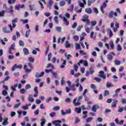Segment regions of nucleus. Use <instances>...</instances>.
<instances>
[{"label":"nucleus","instance_id":"nucleus-1","mask_svg":"<svg viewBox=\"0 0 126 126\" xmlns=\"http://www.w3.org/2000/svg\"><path fill=\"white\" fill-rule=\"evenodd\" d=\"M18 21V19H17V18H16L12 21V26H11V25H8V26L10 28V30L11 31H12V30H13V29H14V28L16 27V23H17Z\"/></svg>","mask_w":126,"mask_h":126},{"label":"nucleus","instance_id":"nucleus-2","mask_svg":"<svg viewBox=\"0 0 126 126\" xmlns=\"http://www.w3.org/2000/svg\"><path fill=\"white\" fill-rule=\"evenodd\" d=\"M3 9H5V10H4L5 12H13V11L12 10V7H10V8H8L6 3H4L3 4Z\"/></svg>","mask_w":126,"mask_h":126},{"label":"nucleus","instance_id":"nucleus-3","mask_svg":"<svg viewBox=\"0 0 126 126\" xmlns=\"http://www.w3.org/2000/svg\"><path fill=\"white\" fill-rule=\"evenodd\" d=\"M99 74L98 75L99 77H101L103 79H106V74H105V72L103 70H101L99 72Z\"/></svg>","mask_w":126,"mask_h":126},{"label":"nucleus","instance_id":"nucleus-4","mask_svg":"<svg viewBox=\"0 0 126 126\" xmlns=\"http://www.w3.org/2000/svg\"><path fill=\"white\" fill-rule=\"evenodd\" d=\"M115 56V53L111 52L107 55V59L108 61H113V59Z\"/></svg>","mask_w":126,"mask_h":126},{"label":"nucleus","instance_id":"nucleus-5","mask_svg":"<svg viewBox=\"0 0 126 126\" xmlns=\"http://www.w3.org/2000/svg\"><path fill=\"white\" fill-rule=\"evenodd\" d=\"M62 123V121L61 120H56L52 122L53 125L55 126H61V123Z\"/></svg>","mask_w":126,"mask_h":126},{"label":"nucleus","instance_id":"nucleus-6","mask_svg":"<svg viewBox=\"0 0 126 126\" xmlns=\"http://www.w3.org/2000/svg\"><path fill=\"white\" fill-rule=\"evenodd\" d=\"M44 74H45V72H41L40 73L37 72L35 74V77H37V78L43 77V76H44Z\"/></svg>","mask_w":126,"mask_h":126},{"label":"nucleus","instance_id":"nucleus-7","mask_svg":"<svg viewBox=\"0 0 126 126\" xmlns=\"http://www.w3.org/2000/svg\"><path fill=\"white\" fill-rule=\"evenodd\" d=\"M113 102L112 103L111 108H116L118 104V100L113 99Z\"/></svg>","mask_w":126,"mask_h":126},{"label":"nucleus","instance_id":"nucleus-8","mask_svg":"<svg viewBox=\"0 0 126 126\" xmlns=\"http://www.w3.org/2000/svg\"><path fill=\"white\" fill-rule=\"evenodd\" d=\"M6 29H7V27H6V26H5L2 28V30L3 33H10V31Z\"/></svg>","mask_w":126,"mask_h":126},{"label":"nucleus","instance_id":"nucleus-9","mask_svg":"<svg viewBox=\"0 0 126 126\" xmlns=\"http://www.w3.org/2000/svg\"><path fill=\"white\" fill-rule=\"evenodd\" d=\"M85 12L88 13V14H91L93 12L92 9L91 8H87L85 9Z\"/></svg>","mask_w":126,"mask_h":126},{"label":"nucleus","instance_id":"nucleus-10","mask_svg":"<svg viewBox=\"0 0 126 126\" xmlns=\"http://www.w3.org/2000/svg\"><path fill=\"white\" fill-rule=\"evenodd\" d=\"M23 53L25 56H28L29 55V50L26 48L23 49Z\"/></svg>","mask_w":126,"mask_h":126},{"label":"nucleus","instance_id":"nucleus-11","mask_svg":"<svg viewBox=\"0 0 126 126\" xmlns=\"http://www.w3.org/2000/svg\"><path fill=\"white\" fill-rule=\"evenodd\" d=\"M71 74H72V75H74L75 77H78V76L80 75V73H79L74 74V70H71Z\"/></svg>","mask_w":126,"mask_h":126},{"label":"nucleus","instance_id":"nucleus-12","mask_svg":"<svg viewBox=\"0 0 126 126\" xmlns=\"http://www.w3.org/2000/svg\"><path fill=\"white\" fill-rule=\"evenodd\" d=\"M24 69H25V70L27 73L28 72H31V70L28 69V67H27V65H24Z\"/></svg>","mask_w":126,"mask_h":126},{"label":"nucleus","instance_id":"nucleus-13","mask_svg":"<svg viewBox=\"0 0 126 126\" xmlns=\"http://www.w3.org/2000/svg\"><path fill=\"white\" fill-rule=\"evenodd\" d=\"M41 123L40 125L41 126H43L46 124V119L45 118H42L40 120Z\"/></svg>","mask_w":126,"mask_h":126},{"label":"nucleus","instance_id":"nucleus-14","mask_svg":"<svg viewBox=\"0 0 126 126\" xmlns=\"http://www.w3.org/2000/svg\"><path fill=\"white\" fill-rule=\"evenodd\" d=\"M96 0H88V5L89 6H91V5L93 3V2H95Z\"/></svg>","mask_w":126,"mask_h":126},{"label":"nucleus","instance_id":"nucleus-15","mask_svg":"<svg viewBox=\"0 0 126 126\" xmlns=\"http://www.w3.org/2000/svg\"><path fill=\"white\" fill-rule=\"evenodd\" d=\"M109 45L111 49H112V50H114V48H115V44H114V42L110 41L109 42Z\"/></svg>","mask_w":126,"mask_h":126},{"label":"nucleus","instance_id":"nucleus-16","mask_svg":"<svg viewBox=\"0 0 126 126\" xmlns=\"http://www.w3.org/2000/svg\"><path fill=\"white\" fill-rule=\"evenodd\" d=\"M77 3L78 5L80 7H84V5H85L84 3L81 2L80 1H78Z\"/></svg>","mask_w":126,"mask_h":126},{"label":"nucleus","instance_id":"nucleus-17","mask_svg":"<svg viewBox=\"0 0 126 126\" xmlns=\"http://www.w3.org/2000/svg\"><path fill=\"white\" fill-rule=\"evenodd\" d=\"M7 121H8V118H6L2 124V126H6V125H8V122H7Z\"/></svg>","mask_w":126,"mask_h":126},{"label":"nucleus","instance_id":"nucleus-18","mask_svg":"<svg viewBox=\"0 0 126 126\" xmlns=\"http://www.w3.org/2000/svg\"><path fill=\"white\" fill-rule=\"evenodd\" d=\"M75 110L77 114H80V113H81V108L80 107H76L75 108Z\"/></svg>","mask_w":126,"mask_h":126},{"label":"nucleus","instance_id":"nucleus-19","mask_svg":"<svg viewBox=\"0 0 126 126\" xmlns=\"http://www.w3.org/2000/svg\"><path fill=\"white\" fill-rule=\"evenodd\" d=\"M117 50L118 52H121V51L123 50V48L122 47V46H121V44H118L117 45Z\"/></svg>","mask_w":126,"mask_h":126},{"label":"nucleus","instance_id":"nucleus-20","mask_svg":"<svg viewBox=\"0 0 126 126\" xmlns=\"http://www.w3.org/2000/svg\"><path fill=\"white\" fill-rule=\"evenodd\" d=\"M60 5L61 6H63L64 5H65V1L62 0L61 1H60Z\"/></svg>","mask_w":126,"mask_h":126},{"label":"nucleus","instance_id":"nucleus-21","mask_svg":"<svg viewBox=\"0 0 126 126\" xmlns=\"http://www.w3.org/2000/svg\"><path fill=\"white\" fill-rule=\"evenodd\" d=\"M16 1V0H8V3H9V4H12V3L14 4Z\"/></svg>","mask_w":126,"mask_h":126},{"label":"nucleus","instance_id":"nucleus-22","mask_svg":"<svg viewBox=\"0 0 126 126\" xmlns=\"http://www.w3.org/2000/svg\"><path fill=\"white\" fill-rule=\"evenodd\" d=\"M108 31H109V38H112V37L113 36V32L112 31V30L108 29Z\"/></svg>","mask_w":126,"mask_h":126},{"label":"nucleus","instance_id":"nucleus-23","mask_svg":"<svg viewBox=\"0 0 126 126\" xmlns=\"http://www.w3.org/2000/svg\"><path fill=\"white\" fill-rule=\"evenodd\" d=\"M92 110L93 111V112H96L97 111V106H96V105L93 106L92 108Z\"/></svg>","mask_w":126,"mask_h":126},{"label":"nucleus","instance_id":"nucleus-24","mask_svg":"<svg viewBox=\"0 0 126 126\" xmlns=\"http://www.w3.org/2000/svg\"><path fill=\"white\" fill-rule=\"evenodd\" d=\"M65 64H66V61L64 60L63 63H62V65L60 66V67L61 68H64V65H65Z\"/></svg>","mask_w":126,"mask_h":126},{"label":"nucleus","instance_id":"nucleus-25","mask_svg":"<svg viewBox=\"0 0 126 126\" xmlns=\"http://www.w3.org/2000/svg\"><path fill=\"white\" fill-rule=\"evenodd\" d=\"M20 21H21V22H23V24L28 23V22H29L28 19H26V20L21 19Z\"/></svg>","mask_w":126,"mask_h":126},{"label":"nucleus","instance_id":"nucleus-26","mask_svg":"<svg viewBox=\"0 0 126 126\" xmlns=\"http://www.w3.org/2000/svg\"><path fill=\"white\" fill-rule=\"evenodd\" d=\"M114 63L116 65H120L121 64V61L116 60L114 61Z\"/></svg>","mask_w":126,"mask_h":126},{"label":"nucleus","instance_id":"nucleus-27","mask_svg":"<svg viewBox=\"0 0 126 126\" xmlns=\"http://www.w3.org/2000/svg\"><path fill=\"white\" fill-rule=\"evenodd\" d=\"M93 118L89 117L86 120V123H90V122H91V121H93Z\"/></svg>","mask_w":126,"mask_h":126},{"label":"nucleus","instance_id":"nucleus-28","mask_svg":"<svg viewBox=\"0 0 126 126\" xmlns=\"http://www.w3.org/2000/svg\"><path fill=\"white\" fill-rule=\"evenodd\" d=\"M109 17H110V18L114 17V12L113 11L109 13Z\"/></svg>","mask_w":126,"mask_h":126},{"label":"nucleus","instance_id":"nucleus-29","mask_svg":"<svg viewBox=\"0 0 126 126\" xmlns=\"http://www.w3.org/2000/svg\"><path fill=\"white\" fill-rule=\"evenodd\" d=\"M119 75L121 78L126 79V74H125V73L120 74Z\"/></svg>","mask_w":126,"mask_h":126},{"label":"nucleus","instance_id":"nucleus-30","mask_svg":"<svg viewBox=\"0 0 126 126\" xmlns=\"http://www.w3.org/2000/svg\"><path fill=\"white\" fill-rule=\"evenodd\" d=\"M54 21L57 24H59V19H58V16H56L54 18Z\"/></svg>","mask_w":126,"mask_h":126},{"label":"nucleus","instance_id":"nucleus-31","mask_svg":"<svg viewBox=\"0 0 126 126\" xmlns=\"http://www.w3.org/2000/svg\"><path fill=\"white\" fill-rule=\"evenodd\" d=\"M5 13V11L4 10H2L0 12V17H2L4 16V14Z\"/></svg>","mask_w":126,"mask_h":126},{"label":"nucleus","instance_id":"nucleus-32","mask_svg":"<svg viewBox=\"0 0 126 126\" xmlns=\"http://www.w3.org/2000/svg\"><path fill=\"white\" fill-rule=\"evenodd\" d=\"M66 46L65 48H70V44H69V42L68 41L66 40L65 41Z\"/></svg>","mask_w":126,"mask_h":126},{"label":"nucleus","instance_id":"nucleus-33","mask_svg":"<svg viewBox=\"0 0 126 126\" xmlns=\"http://www.w3.org/2000/svg\"><path fill=\"white\" fill-rule=\"evenodd\" d=\"M82 28H83V25H81L79 26L77 28V31H78V32L81 31Z\"/></svg>","mask_w":126,"mask_h":126},{"label":"nucleus","instance_id":"nucleus-34","mask_svg":"<svg viewBox=\"0 0 126 126\" xmlns=\"http://www.w3.org/2000/svg\"><path fill=\"white\" fill-rule=\"evenodd\" d=\"M2 94L3 96H6V95H7V91L5 90H3L2 92Z\"/></svg>","mask_w":126,"mask_h":126},{"label":"nucleus","instance_id":"nucleus-35","mask_svg":"<svg viewBox=\"0 0 126 126\" xmlns=\"http://www.w3.org/2000/svg\"><path fill=\"white\" fill-rule=\"evenodd\" d=\"M44 71H45L46 73H50V72L52 73L53 70L52 69H45Z\"/></svg>","mask_w":126,"mask_h":126},{"label":"nucleus","instance_id":"nucleus-36","mask_svg":"<svg viewBox=\"0 0 126 126\" xmlns=\"http://www.w3.org/2000/svg\"><path fill=\"white\" fill-rule=\"evenodd\" d=\"M83 64H84V66H88V62L87 60L83 61Z\"/></svg>","mask_w":126,"mask_h":126},{"label":"nucleus","instance_id":"nucleus-37","mask_svg":"<svg viewBox=\"0 0 126 126\" xmlns=\"http://www.w3.org/2000/svg\"><path fill=\"white\" fill-rule=\"evenodd\" d=\"M52 67V68L55 69V67L54 66V65H53V64L48 63L47 66V68H49V67Z\"/></svg>","mask_w":126,"mask_h":126},{"label":"nucleus","instance_id":"nucleus-38","mask_svg":"<svg viewBox=\"0 0 126 126\" xmlns=\"http://www.w3.org/2000/svg\"><path fill=\"white\" fill-rule=\"evenodd\" d=\"M73 38L75 40V41H78V40H79V36L77 35H74L73 36Z\"/></svg>","mask_w":126,"mask_h":126},{"label":"nucleus","instance_id":"nucleus-39","mask_svg":"<svg viewBox=\"0 0 126 126\" xmlns=\"http://www.w3.org/2000/svg\"><path fill=\"white\" fill-rule=\"evenodd\" d=\"M74 69H75V71H77V70H78V65H77V64H74Z\"/></svg>","mask_w":126,"mask_h":126},{"label":"nucleus","instance_id":"nucleus-40","mask_svg":"<svg viewBox=\"0 0 126 126\" xmlns=\"http://www.w3.org/2000/svg\"><path fill=\"white\" fill-rule=\"evenodd\" d=\"M89 70H90V74H93V73H94V72H95V71L94 70V68H90Z\"/></svg>","mask_w":126,"mask_h":126},{"label":"nucleus","instance_id":"nucleus-41","mask_svg":"<svg viewBox=\"0 0 126 126\" xmlns=\"http://www.w3.org/2000/svg\"><path fill=\"white\" fill-rule=\"evenodd\" d=\"M106 86L108 88H110V87H113L114 86H113L112 85V83L107 82V84H106Z\"/></svg>","mask_w":126,"mask_h":126},{"label":"nucleus","instance_id":"nucleus-42","mask_svg":"<svg viewBox=\"0 0 126 126\" xmlns=\"http://www.w3.org/2000/svg\"><path fill=\"white\" fill-rule=\"evenodd\" d=\"M25 88L26 90H28V89H30V88H31V85H30L29 84H28L26 85Z\"/></svg>","mask_w":126,"mask_h":126},{"label":"nucleus","instance_id":"nucleus-43","mask_svg":"<svg viewBox=\"0 0 126 126\" xmlns=\"http://www.w3.org/2000/svg\"><path fill=\"white\" fill-rule=\"evenodd\" d=\"M110 93L109 92V91L105 90L104 91V96H108V95H109Z\"/></svg>","mask_w":126,"mask_h":126},{"label":"nucleus","instance_id":"nucleus-44","mask_svg":"<svg viewBox=\"0 0 126 126\" xmlns=\"http://www.w3.org/2000/svg\"><path fill=\"white\" fill-rule=\"evenodd\" d=\"M29 35H30V30L26 32L25 36L26 37V38H28V36H29Z\"/></svg>","mask_w":126,"mask_h":126},{"label":"nucleus","instance_id":"nucleus-45","mask_svg":"<svg viewBox=\"0 0 126 126\" xmlns=\"http://www.w3.org/2000/svg\"><path fill=\"white\" fill-rule=\"evenodd\" d=\"M80 122V120L78 118V117H76L75 118V123L77 124L78 123H79Z\"/></svg>","mask_w":126,"mask_h":126},{"label":"nucleus","instance_id":"nucleus-46","mask_svg":"<svg viewBox=\"0 0 126 126\" xmlns=\"http://www.w3.org/2000/svg\"><path fill=\"white\" fill-rule=\"evenodd\" d=\"M19 45L21 46L22 47H24V42H23L22 40H20Z\"/></svg>","mask_w":126,"mask_h":126},{"label":"nucleus","instance_id":"nucleus-47","mask_svg":"<svg viewBox=\"0 0 126 126\" xmlns=\"http://www.w3.org/2000/svg\"><path fill=\"white\" fill-rule=\"evenodd\" d=\"M53 100V98H52V97H48L46 100V103H50V101H52Z\"/></svg>","mask_w":126,"mask_h":126},{"label":"nucleus","instance_id":"nucleus-48","mask_svg":"<svg viewBox=\"0 0 126 126\" xmlns=\"http://www.w3.org/2000/svg\"><path fill=\"white\" fill-rule=\"evenodd\" d=\"M14 47H15V43H13L12 44H11V45L9 48L10 50H14Z\"/></svg>","mask_w":126,"mask_h":126},{"label":"nucleus","instance_id":"nucleus-49","mask_svg":"<svg viewBox=\"0 0 126 126\" xmlns=\"http://www.w3.org/2000/svg\"><path fill=\"white\" fill-rule=\"evenodd\" d=\"M20 92L21 94H24L25 93V92H26V90H25V89H22L20 90Z\"/></svg>","mask_w":126,"mask_h":126},{"label":"nucleus","instance_id":"nucleus-50","mask_svg":"<svg viewBox=\"0 0 126 126\" xmlns=\"http://www.w3.org/2000/svg\"><path fill=\"white\" fill-rule=\"evenodd\" d=\"M19 6H20V4H19L18 5L15 6V9H16V10H19L20 9V7Z\"/></svg>","mask_w":126,"mask_h":126},{"label":"nucleus","instance_id":"nucleus-51","mask_svg":"<svg viewBox=\"0 0 126 126\" xmlns=\"http://www.w3.org/2000/svg\"><path fill=\"white\" fill-rule=\"evenodd\" d=\"M15 65L17 68H18L19 69H21V68H22V65L21 64L17 65V64H15Z\"/></svg>","mask_w":126,"mask_h":126},{"label":"nucleus","instance_id":"nucleus-52","mask_svg":"<svg viewBox=\"0 0 126 126\" xmlns=\"http://www.w3.org/2000/svg\"><path fill=\"white\" fill-rule=\"evenodd\" d=\"M75 48L77 50H80V44L77 43L75 46Z\"/></svg>","mask_w":126,"mask_h":126},{"label":"nucleus","instance_id":"nucleus-53","mask_svg":"<svg viewBox=\"0 0 126 126\" xmlns=\"http://www.w3.org/2000/svg\"><path fill=\"white\" fill-rule=\"evenodd\" d=\"M20 103H17L15 104V105L14 106V109H17V108H18V107H19V106H20Z\"/></svg>","mask_w":126,"mask_h":126},{"label":"nucleus","instance_id":"nucleus-54","mask_svg":"<svg viewBox=\"0 0 126 126\" xmlns=\"http://www.w3.org/2000/svg\"><path fill=\"white\" fill-rule=\"evenodd\" d=\"M76 26H77V23H74L72 25V28L74 29V28H76Z\"/></svg>","mask_w":126,"mask_h":126},{"label":"nucleus","instance_id":"nucleus-55","mask_svg":"<svg viewBox=\"0 0 126 126\" xmlns=\"http://www.w3.org/2000/svg\"><path fill=\"white\" fill-rule=\"evenodd\" d=\"M52 74H53V76L55 78H57V75H58V73L57 72H54V71H52L51 72Z\"/></svg>","mask_w":126,"mask_h":126},{"label":"nucleus","instance_id":"nucleus-56","mask_svg":"<svg viewBox=\"0 0 126 126\" xmlns=\"http://www.w3.org/2000/svg\"><path fill=\"white\" fill-rule=\"evenodd\" d=\"M56 30L58 32H61L62 31V28L61 27H57Z\"/></svg>","mask_w":126,"mask_h":126},{"label":"nucleus","instance_id":"nucleus-57","mask_svg":"<svg viewBox=\"0 0 126 126\" xmlns=\"http://www.w3.org/2000/svg\"><path fill=\"white\" fill-rule=\"evenodd\" d=\"M29 61L31 63H34V58L33 57H30L29 58Z\"/></svg>","mask_w":126,"mask_h":126},{"label":"nucleus","instance_id":"nucleus-58","mask_svg":"<svg viewBox=\"0 0 126 126\" xmlns=\"http://www.w3.org/2000/svg\"><path fill=\"white\" fill-rule=\"evenodd\" d=\"M51 58H52V53H49L48 55V61H51Z\"/></svg>","mask_w":126,"mask_h":126},{"label":"nucleus","instance_id":"nucleus-59","mask_svg":"<svg viewBox=\"0 0 126 126\" xmlns=\"http://www.w3.org/2000/svg\"><path fill=\"white\" fill-rule=\"evenodd\" d=\"M66 114H71V109L69 108L68 109L66 110Z\"/></svg>","mask_w":126,"mask_h":126},{"label":"nucleus","instance_id":"nucleus-60","mask_svg":"<svg viewBox=\"0 0 126 126\" xmlns=\"http://www.w3.org/2000/svg\"><path fill=\"white\" fill-rule=\"evenodd\" d=\"M85 31L87 33H90V28L87 27L85 28Z\"/></svg>","mask_w":126,"mask_h":126},{"label":"nucleus","instance_id":"nucleus-61","mask_svg":"<svg viewBox=\"0 0 126 126\" xmlns=\"http://www.w3.org/2000/svg\"><path fill=\"white\" fill-rule=\"evenodd\" d=\"M80 54L81 55H82L83 56H85L86 55V53L84 52L83 50H80Z\"/></svg>","mask_w":126,"mask_h":126},{"label":"nucleus","instance_id":"nucleus-62","mask_svg":"<svg viewBox=\"0 0 126 126\" xmlns=\"http://www.w3.org/2000/svg\"><path fill=\"white\" fill-rule=\"evenodd\" d=\"M29 101L30 102H31L32 103H33V102H34V98H33L31 97H29Z\"/></svg>","mask_w":126,"mask_h":126},{"label":"nucleus","instance_id":"nucleus-63","mask_svg":"<svg viewBox=\"0 0 126 126\" xmlns=\"http://www.w3.org/2000/svg\"><path fill=\"white\" fill-rule=\"evenodd\" d=\"M49 115L50 116V117L53 118V117H55V116H56V113L55 112L51 113Z\"/></svg>","mask_w":126,"mask_h":126},{"label":"nucleus","instance_id":"nucleus-64","mask_svg":"<svg viewBox=\"0 0 126 126\" xmlns=\"http://www.w3.org/2000/svg\"><path fill=\"white\" fill-rule=\"evenodd\" d=\"M99 48L103 47V43L99 42L98 43Z\"/></svg>","mask_w":126,"mask_h":126}]
</instances>
